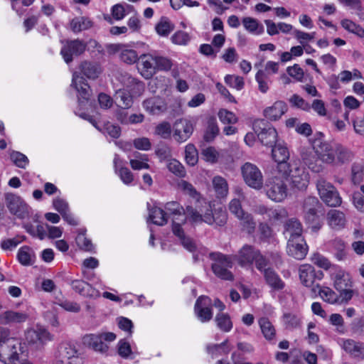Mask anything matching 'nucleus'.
<instances>
[{"label":"nucleus","mask_w":364,"mask_h":364,"mask_svg":"<svg viewBox=\"0 0 364 364\" xmlns=\"http://www.w3.org/2000/svg\"><path fill=\"white\" fill-rule=\"evenodd\" d=\"M217 326L224 332H229L232 328V323L228 314H218L215 318Z\"/></svg>","instance_id":"nucleus-48"},{"label":"nucleus","mask_w":364,"mask_h":364,"mask_svg":"<svg viewBox=\"0 0 364 364\" xmlns=\"http://www.w3.org/2000/svg\"><path fill=\"white\" fill-rule=\"evenodd\" d=\"M333 247L335 250V257L338 260H344L346 258V247L345 242L338 238L333 240Z\"/></svg>","instance_id":"nucleus-54"},{"label":"nucleus","mask_w":364,"mask_h":364,"mask_svg":"<svg viewBox=\"0 0 364 364\" xmlns=\"http://www.w3.org/2000/svg\"><path fill=\"white\" fill-rule=\"evenodd\" d=\"M191 40L186 32L178 31L171 36V41L177 45H186Z\"/></svg>","instance_id":"nucleus-63"},{"label":"nucleus","mask_w":364,"mask_h":364,"mask_svg":"<svg viewBox=\"0 0 364 364\" xmlns=\"http://www.w3.org/2000/svg\"><path fill=\"white\" fill-rule=\"evenodd\" d=\"M185 159L186 163L190 166H193L197 164L198 160V151L193 144H189L186 146Z\"/></svg>","instance_id":"nucleus-55"},{"label":"nucleus","mask_w":364,"mask_h":364,"mask_svg":"<svg viewBox=\"0 0 364 364\" xmlns=\"http://www.w3.org/2000/svg\"><path fill=\"white\" fill-rule=\"evenodd\" d=\"M154 53L142 54L139 56L138 65L141 75L146 79L156 73V63Z\"/></svg>","instance_id":"nucleus-22"},{"label":"nucleus","mask_w":364,"mask_h":364,"mask_svg":"<svg viewBox=\"0 0 364 364\" xmlns=\"http://www.w3.org/2000/svg\"><path fill=\"white\" fill-rule=\"evenodd\" d=\"M119 58L127 64H133L137 60L139 61V57L134 50L129 49L127 46H124L123 50L119 55Z\"/></svg>","instance_id":"nucleus-53"},{"label":"nucleus","mask_w":364,"mask_h":364,"mask_svg":"<svg viewBox=\"0 0 364 364\" xmlns=\"http://www.w3.org/2000/svg\"><path fill=\"white\" fill-rule=\"evenodd\" d=\"M149 218L154 224L159 226H163L168 222V217L165 210L157 207H154L150 210Z\"/></svg>","instance_id":"nucleus-44"},{"label":"nucleus","mask_w":364,"mask_h":364,"mask_svg":"<svg viewBox=\"0 0 364 364\" xmlns=\"http://www.w3.org/2000/svg\"><path fill=\"white\" fill-rule=\"evenodd\" d=\"M87 48V43L83 41L75 39L68 41L63 46L60 54L65 62L68 64L73 60V58L82 54Z\"/></svg>","instance_id":"nucleus-13"},{"label":"nucleus","mask_w":364,"mask_h":364,"mask_svg":"<svg viewBox=\"0 0 364 364\" xmlns=\"http://www.w3.org/2000/svg\"><path fill=\"white\" fill-rule=\"evenodd\" d=\"M172 231L173 233L178 237L184 248L190 252H194L196 250V246L195 242L191 237H187L184 234L183 230L181 228V225L174 224V225L172 226Z\"/></svg>","instance_id":"nucleus-38"},{"label":"nucleus","mask_w":364,"mask_h":364,"mask_svg":"<svg viewBox=\"0 0 364 364\" xmlns=\"http://www.w3.org/2000/svg\"><path fill=\"white\" fill-rule=\"evenodd\" d=\"M337 144L316 140L314 143V149L321 161L323 163L331 164L335 162V151Z\"/></svg>","instance_id":"nucleus-12"},{"label":"nucleus","mask_w":364,"mask_h":364,"mask_svg":"<svg viewBox=\"0 0 364 364\" xmlns=\"http://www.w3.org/2000/svg\"><path fill=\"white\" fill-rule=\"evenodd\" d=\"M143 107L151 114H158L166 109L163 100L156 97L144 100L143 102Z\"/></svg>","instance_id":"nucleus-33"},{"label":"nucleus","mask_w":364,"mask_h":364,"mask_svg":"<svg viewBox=\"0 0 364 364\" xmlns=\"http://www.w3.org/2000/svg\"><path fill=\"white\" fill-rule=\"evenodd\" d=\"M341 24L342 27L348 32L354 33L361 38L364 37V29L351 20L347 18L343 19L341 21Z\"/></svg>","instance_id":"nucleus-50"},{"label":"nucleus","mask_w":364,"mask_h":364,"mask_svg":"<svg viewBox=\"0 0 364 364\" xmlns=\"http://www.w3.org/2000/svg\"><path fill=\"white\" fill-rule=\"evenodd\" d=\"M76 243L77 246L85 251H92L93 245L90 240L86 237L84 233H79L76 237Z\"/></svg>","instance_id":"nucleus-62"},{"label":"nucleus","mask_w":364,"mask_h":364,"mask_svg":"<svg viewBox=\"0 0 364 364\" xmlns=\"http://www.w3.org/2000/svg\"><path fill=\"white\" fill-rule=\"evenodd\" d=\"M287 251L289 256L301 260L305 258L308 252V246L304 237L289 239Z\"/></svg>","instance_id":"nucleus-15"},{"label":"nucleus","mask_w":364,"mask_h":364,"mask_svg":"<svg viewBox=\"0 0 364 364\" xmlns=\"http://www.w3.org/2000/svg\"><path fill=\"white\" fill-rule=\"evenodd\" d=\"M196 208L187 206V215L193 222H204L208 225L224 226L228 220V213L225 208L220 206L212 209L211 205L205 200L198 201Z\"/></svg>","instance_id":"nucleus-1"},{"label":"nucleus","mask_w":364,"mask_h":364,"mask_svg":"<svg viewBox=\"0 0 364 364\" xmlns=\"http://www.w3.org/2000/svg\"><path fill=\"white\" fill-rule=\"evenodd\" d=\"M253 129L262 144L273 146L276 144L277 132L265 119L255 120Z\"/></svg>","instance_id":"nucleus-8"},{"label":"nucleus","mask_w":364,"mask_h":364,"mask_svg":"<svg viewBox=\"0 0 364 364\" xmlns=\"http://www.w3.org/2000/svg\"><path fill=\"white\" fill-rule=\"evenodd\" d=\"M334 272H331V279L333 280L335 289L340 294L350 292V299L353 296V290L351 289L352 281L348 273L336 266H333Z\"/></svg>","instance_id":"nucleus-11"},{"label":"nucleus","mask_w":364,"mask_h":364,"mask_svg":"<svg viewBox=\"0 0 364 364\" xmlns=\"http://www.w3.org/2000/svg\"><path fill=\"white\" fill-rule=\"evenodd\" d=\"M259 255V250L250 245H245L237 255H232L234 260H237L238 264L242 266H246L253 262L255 258Z\"/></svg>","instance_id":"nucleus-20"},{"label":"nucleus","mask_w":364,"mask_h":364,"mask_svg":"<svg viewBox=\"0 0 364 364\" xmlns=\"http://www.w3.org/2000/svg\"><path fill=\"white\" fill-rule=\"evenodd\" d=\"M354 158V153L348 147L337 144L335 151V162L333 164L343 165L350 163Z\"/></svg>","instance_id":"nucleus-32"},{"label":"nucleus","mask_w":364,"mask_h":364,"mask_svg":"<svg viewBox=\"0 0 364 364\" xmlns=\"http://www.w3.org/2000/svg\"><path fill=\"white\" fill-rule=\"evenodd\" d=\"M209 257L213 261L212 271L217 277L223 280H233L234 276L230 271L233 265L232 255H224L221 252H211Z\"/></svg>","instance_id":"nucleus-3"},{"label":"nucleus","mask_w":364,"mask_h":364,"mask_svg":"<svg viewBox=\"0 0 364 364\" xmlns=\"http://www.w3.org/2000/svg\"><path fill=\"white\" fill-rule=\"evenodd\" d=\"M237 218L240 220L243 230L248 234H252L255 232L256 223L250 214L245 213Z\"/></svg>","instance_id":"nucleus-51"},{"label":"nucleus","mask_w":364,"mask_h":364,"mask_svg":"<svg viewBox=\"0 0 364 364\" xmlns=\"http://www.w3.org/2000/svg\"><path fill=\"white\" fill-rule=\"evenodd\" d=\"M10 158L14 164L21 168H25L29 162L27 156L18 151H13L10 154Z\"/></svg>","instance_id":"nucleus-56"},{"label":"nucleus","mask_w":364,"mask_h":364,"mask_svg":"<svg viewBox=\"0 0 364 364\" xmlns=\"http://www.w3.org/2000/svg\"><path fill=\"white\" fill-rule=\"evenodd\" d=\"M218 117L224 124H235L237 122V117L235 114L225 109H222L218 112Z\"/></svg>","instance_id":"nucleus-61"},{"label":"nucleus","mask_w":364,"mask_h":364,"mask_svg":"<svg viewBox=\"0 0 364 364\" xmlns=\"http://www.w3.org/2000/svg\"><path fill=\"white\" fill-rule=\"evenodd\" d=\"M322 299L331 304H347L350 300V292L341 293L338 295L331 288L324 287L319 290Z\"/></svg>","instance_id":"nucleus-23"},{"label":"nucleus","mask_w":364,"mask_h":364,"mask_svg":"<svg viewBox=\"0 0 364 364\" xmlns=\"http://www.w3.org/2000/svg\"><path fill=\"white\" fill-rule=\"evenodd\" d=\"M18 259L24 266L32 265L34 262V255L32 250L28 246L21 247L18 252Z\"/></svg>","instance_id":"nucleus-45"},{"label":"nucleus","mask_w":364,"mask_h":364,"mask_svg":"<svg viewBox=\"0 0 364 364\" xmlns=\"http://www.w3.org/2000/svg\"><path fill=\"white\" fill-rule=\"evenodd\" d=\"M321 204L317 198L309 196L303 202V213L305 220L309 223H314L318 219L317 211Z\"/></svg>","instance_id":"nucleus-18"},{"label":"nucleus","mask_w":364,"mask_h":364,"mask_svg":"<svg viewBox=\"0 0 364 364\" xmlns=\"http://www.w3.org/2000/svg\"><path fill=\"white\" fill-rule=\"evenodd\" d=\"M287 111V105L283 101H277L264 110V117L272 121L279 119Z\"/></svg>","instance_id":"nucleus-31"},{"label":"nucleus","mask_w":364,"mask_h":364,"mask_svg":"<svg viewBox=\"0 0 364 364\" xmlns=\"http://www.w3.org/2000/svg\"><path fill=\"white\" fill-rule=\"evenodd\" d=\"M4 199L6 205L11 214L20 219H24L28 216V205L19 196L12 193H6L4 194Z\"/></svg>","instance_id":"nucleus-9"},{"label":"nucleus","mask_w":364,"mask_h":364,"mask_svg":"<svg viewBox=\"0 0 364 364\" xmlns=\"http://www.w3.org/2000/svg\"><path fill=\"white\" fill-rule=\"evenodd\" d=\"M212 184L217 198H223L228 196V184L225 178L220 176H214Z\"/></svg>","instance_id":"nucleus-40"},{"label":"nucleus","mask_w":364,"mask_h":364,"mask_svg":"<svg viewBox=\"0 0 364 364\" xmlns=\"http://www.w3.org/2000/svg\"><path fill=\"white\" fill-rule=\"evenodd\" d=\"M29 315L23 311L8 310L0 314V324L13 326L26 322Z\"/></svg>","instance_id":"nucleus-25"},{"label":"nucleus","mask_w":364,"mask_h":364,"mask_svg":"<svg viewBox=\"0 0 364 364\" xmlns=\"http://www.w3.org/2000/svg\"><path fill=\"white\" fill-rule=\"evenodd\" d=\"M282 172L289 178L294 188L304 190L308 186L309 183V172L301 165V162L299 159L291 160L289 163V166L282 170Z\"/></svg>","instance_id":"nucleus-2"},{"label":"nucleus","mask_w":364,"mask_h":364,"mask_svg":"<svg viewBox=\"0 0 364 364\" xmlns=\"http://www.w3.org/2000/svg\"><path fill=\"white\" fill-rule=\"evenodd\" d=\"M168 170L179 177H184L186 170L183 166L177 160H171L168 164Z\"/></svg>","instance_id":"nucleus-60"},{"label":"nucleus","mask_w":364,"mask_h":364,"mask_svg":"<svg viewBox=\"0 0 364 364\" xmlns=\"http://www.w3.org/2000/svg\"><path fill=\"white\" fill-rule=\"evenodd\" d=\"M22 352L21 342L11 337L0 345V360L5 364H20L19 355Z\"/></svg>","instance_id":"nucleus-4"},{"label":"nucleus","mask_w":364,"mask_h":364,"mask_svg":"<svg viewBox=\"0 0 364 364\" xmlns=\"http://www.w3.org/2000/svg\"><path fill=\"white\" fill-rule=\"evenodd\" d=\"M207 353L213 358L228 355L231 350L228 341L225 340L220 344H208L206 346Z\"/></svg>","instance_id":"nucleus-36"},{"label":"nucleus","mask_w":364,"mask_h":364,"mask_svg":"<svg viewBox=\"0 0 364 364\" xmlns=\"http://www.w3.org/2000/svg\"><path fill=\"white\" fill-rule=\"evenodd\" d=\"M272 155L274 160L278 164V168L280 171L285 169L289 166L287 161L289 158V151L287 146L283 144H274L272 146Z\"/></svg>","instance_id":"nucleus-27"},{"label":"nucleus","mask_w":364,"mask_h":364,"mask_svg":"<svg viewBox=\"0 0 364 364\" xmlns=\"http://www.w3.org/2000/svg\"><path fill=\"white\" fill-rule=\"evenodd\" d=\"M119 80L127 87H131L132 85H134L139 90L144 89L143 84L140 82H137L128 73L120 74Z\"/></svg>","instance_id":"nucleus-58"},{"label":"nucleus","mask_w":364,"mask_h":364,"mask_svg":"<svg viewBox=\"0 0 364 364\" xmlns=\"http://www.w3.org/2000/svg\"><path fill=\"white\" fill-rule=\"evenodd\" d=\"M225 82L229 86L240 90L244 87V80L242 77L237 75H228L225 77Z\"/></svg>","instance_id":"nucleus-59"},{"label":"nucleus","mask_w":364,"mask_h":364,"mask_svg":"<svg viewBox=\"0 0 364 364\" xmlns=\"http://www.w3.org/2000/svg\"><path fill=\"white\" fill-rule=\"evenodd\" d=\"M80 69L81 73L87 78L95 79L101 73V68L96 63L84 61L80 64Z\"/></svg>","instance_id":"nucleus-41"},{"label":"nucleus","mask_w":364,"mask_h":364,"mask_svg":"<svg viewBox=\"0 0 364 364\" xmlns=\"http://www.w3.org/2000/svg\"><path fill=\"white\" fill-rule=\"evenodd\" d=\"M92 26V21L87 17L77 16L70 21V28L75 33H79Z\"/></svg>","instance_id":"nucleus-42"},{"label":"nucleus","mask_w":364,"mask_h":364,"mask_svg":"<svg viewBox=\"0 0 364 364\" xmlns=\"http://www.w3.org/2000/svg\"><path fill=\"white\" fill-rule=\"evenodd\" d=\"M342 348L351 356L364 359V344L356 342L352 339H346L342 341Z\"/></svg>","instance_id":"nucleus-29"},{"label":"nucleus","mask_w":364,"mask_h":364,"mask_svg":"<svg viewBox=\"0 0 364 364\" xmlns=\"http://www.w3.org/2000/svg\"><path fill=\"white\" fill-rule=\"evenodd\" d=\"M114 102L117 107L129 109L132 106L133 97L129 91L119 89L114 94Z\"/></svg>","instance_id":"nucleus-39"},{"label":"nucleus","mask_w":364,"mask_h":364,"mask_svg":"<svg viewBox=\"0 0 364 364\" xmlns=\"http://www.w3.org/2000/svg\"><path fill=\"white\" fill-rule=\"evenodd\" d=\"M302 232V225L296 218H290L284 224V234L289 239L303 237Z\"/></svg>","instance_id":"nucleus-30"},{"label":"nucleus","mask_w":364,"mask_h":364,"mask_svg":"<svg viewBox=\"0 0 364 364\" xmlns=\"http://www.w3.org/2000/svg\"><path fill=\"white\" fill-rule=\"evenodd\" d=\"M255 79L259 84V90L262 92L265 93L269 89L268 83H267V75L264 73L263 70H259L256 75Z\"/></svg>","instance_id":"nucleus-64"},{"label":"nucleus","mask_w":364,"mask_h":364,"mask_svg":"<svg viewBox=\"0 0 364 364\" xmlns=\"http://www.w3.org/2000/svg\"><path fill=\"white\" fill-rule=\"evenodd\" d=\"M240 169L243 180L249 187L255 190H260L263 188V175L255 164L246 162L241 166Z\"/></svg>","instance_id":"nucleus-7"},{"label":"nucleus","mask_w":364,"mask_h":364,"mask_svg":"<svg viewBox=\"0 0 364 364\" xmlns=\"http://www.w3.org/2000/svg\"><path fill=\"white\" fill-rule=\"evenodd\" d=\"M311 259L314 264L326 270L329 269L332 266L326 257L318 252L314 253Z\"/></svg>","instance_id":"nucleus-57"},{"label":"nucleus","mask_w":364,"mask_h":364,"mask_svg":"<svg viewBox=\"0 0 364 364\" xmlns=\"http://www.w3.org/2000/svg\"><path fill=\"white\" fill-rule=\"evenodd\" d=\"M156 63V73L159 70L168 71L172 67L171 60L164 56L160 55L157 53H154Z\"/></svg>","instance_id":"nucleus-52"},{"label":"nucleus","mask_w":364,"mask_h":364,"mask_svg":"<svg viewBox=\"0 0 364 364\" xmlns=\"http://www.w3.org/2000/svg\"><path fill=\"white\" fill-rule=\"evenodd\" d=\"M210 305L211 300L208 296H200L196 300L194 310L201 322H207L212 318L213 312Z\"/></svg>","instance_id":"nucleus-16"},{"label":"nucleus","mask_w":364,"mask_h":364,"mask_svg":"<svg viewBox=\"0 0 364 364\" xmlns=\"http://www.w3.org/2000/svg\"><path fill=\"white\" fill-rule=\"evenodd\" d=\"M193 131V125L187 119H178L173 124V137L178 142L186 141L192 134Z\"/></svg>","instance_id":"nucleus-21"},{"label":"nucleus","mask_w":364,"mask_h":364,"mask_svg":"<svg viewBox=\"0 0 364 364\" xmlns=\"http://www.w3.org/2000/svg\"><path fill=\"white\" fill-rule=\"evenodd\" d=\"M26 341L36 348H41L46 341L50 340V333L45 329H28L25 334Z\"/></svg>","instance_id":"nucleus-19"},{"label":"nucleus","mask_w":364,"mask_h":364,"mask_svg":"<svg viewBox=\"0 0 364 364\" xmlns=\"http://www.w3.org/2000/svg\"><path fill=\"white\" fill-rule=\"evenodd\" d=\"M59 353L62 364H83V359L78 355L77 350L73 344L70 343L61 344Z\"/></svg>","instance_id":"nucleus-14"},{"label":"nucleus","mask_w":364,"mask_h":364,"mask_svg":"<svg viewBox=\"0 0 364 364\" xmlns=\"http://www.w3.org/2000/svg\"><path fill=\"white\" fill-rule=\"evenodd\" d=\"M116 338V335L112 332L102 333L99 334H90L84 337V343L90 348L97 352L105 353L107 351L109 347L103 341H113Z\"/></svg>","instance_id":"nucleus-10"},{"label":"nucleus","mask_w":364,"mask_h":364,"mask_svg":"<svg viewBox=\"0 0 364 364\" xmlns=\"http://www.w3.org/2000/svg\"><path fill=\"white\" fill-rule=\"evenodd\" d=\"M316 188L321 200L328 206L337 207L341 204V198L336 188L326 180L320 178L316 181Z\"/></svg>","instance_id":"nucleus-6"},{"label":"nucleus","mask_w":364,"mask_h":364,"mask_svg":"<svg viewBox=\"0 0 364 364\" xmlns=\"http://www.w3.org/2000/svg\"><path fill=\"white\" fill-rule=\"evenodd\" d=\"M264 189L267 197L275 202H282L287 196V186L284 180L279 176L268 178Z\"/></svg>","instance_id":"nucleus-5"},{"label":"nucleus","mask_w":364,"mask_h":364,"mask_svg":"<svg viewBox=\"0 0 364 364\" xmlns=\"http://www.w3.org/2000/svg\"><path fill=\"white\" fill-rule=\"evenodd\" d=\"M166 216L168 215L172 216L173 225L174 224L181 225L183 223H186L187 214L186 210L183 209V208L176 201H171L166 203L165 207Z\"/></svg>","instance_id":"nucleus-24"},{"label":"nucleus","mask_w":364,"mask_h":364,"mask_svg":"<svg viewBox=\"0 0 364 364\" xmlns=\"http://www.w3.org/2000/svg\"><path fill=\"white\" fill-rule=\"evenodd\" d=\"M299 278L301 282L306 287H311L315 281L316 277L321 278L323 275L322 272H316L315 269L310 264H303L299 267Z\"/></svg>","instance_id":"nucleus-28"},{"label":"nucleus","mask_w":364,"mask_h":364,"mask_svg":"<svg viewBox=\"0 0 364 364\" xmlns=\"http://www.w3.org/2000/svg\"><path fill=\"white\" fill-rule=\"evenodd\" d=\"M259 325L264 337L267 340L271 341L275 337V328L267 318L262 317L259 318Z\"/></svg>","instance_id":"nucleus-43"},{"label":"nucleus","mask_w":364,"mask_h":364,"mask_svg":"<svg viewBox=\"0 0 364 364\" xmlns=\"http://www.w3.org/2000/svg\"><path fill=\"white\" fill-rule=\"evenodd\" d=\"M219 133V128L218 127L215 118H210L208 121V126L204 134V140L207 142H210L214 140Z\"/></svg>","instance_id":"nucleus-49"},{"label":"nucleus","mask_w":364,"mask_h":364,"mask_svg":"<svg viewBox=\"0 0 364 364\" xmlns=\"http://www.w3.org/2000/svg\"><path fill=\"white\" fill-rule=\"evenodd\" d=\"M71 85L73 86L78 92V103L80 106L88 101L91 95L90 87L86 82V80L76 72L73 75Z\"/></svg>","instance_id":"nucleus-17"},{"label":"nucleus","mask_w":364,"mask_h":364,"mask_svg":"<svg viewBox=\"0 0 364 364\" xmlns=\"http://www.w3.org/2000/svg\"><path fill=\"white\" fill-rule=\"evenodd\" d=\"M242 24L245 28L251 33L261 34L264 31V27L260 25L258 21L252 17H245L242 19Z\"/></svg>","instance_id":"nucleus-46"},{"label":"nucleus","mask_w":364,"mask_h":364,"mask_svg":"<svg viewBox=\"0 0 364 364\" xmlns=\"http://www.w3.org/2000/svg\"><path fill=\"white\" fill-rule=\"evenodd\" d=\"M156 33L161 36H168L174 29V25L166 17H162L155 27Z\"/></svg>","instance_id":"nucleus-47"},{"label":"nucleus","mask_w":364,"mask_h":364,"mask_svg":"<svg viewBox=\"0 0 364 364\" xmlns=\"http://www.w3.org/2000/svg\"><path fill=\"white\" fill-rule=\"evenodd\" d=\"M72 289L79 294L92 299L98 298L100 295V291L93 288L90 284L82 279H75L71 281Z\"/></svg>","instance_id":"nucleus-26"},{"label":"nucleus","mask_w":364,"mask_h":364,"mask_svg":"<svg viewBox=\"0 0 364 364\" xmlns=\"http://www.w3.org/2000/svg\"><path fill=\"white\" fill-rule=\"evenodd\" d=\"M328 225L334 229H341L346 225V217L343 212L338 210H331L327 213Z\"/></svg>","instance_id":"nucleus-35"},{"label":"nucleus","mask_w":364,"mask_h":364,"mask_svg":"<svg viewBox=\"0 0 364 364\" xmlns=\"http://www.w3.org/2000/svg\"><path fill=\"white\" fill-rule=\"evenodd\" d=\"M304 163L314 172H319L321 170V165L317 164L318 156L311 149L303 150L301 154Z\"/></svg>","instance_id":"nucleus-34"},{"label":"nucleus","mask_w":364,"mask_h":364,"mask_svg":"<svg viewBox=\"0 0 364 364\" xmlns=\"http://www.w3.org/2000/svg\"><path fill=\"white\" fill-rule=\"evenodd\" d=\"M264 277L267 284L274 290H281L284 287V282L272 269H264Z\"/></svg>","instance_id":"nucleus-37"}]
</instances>
